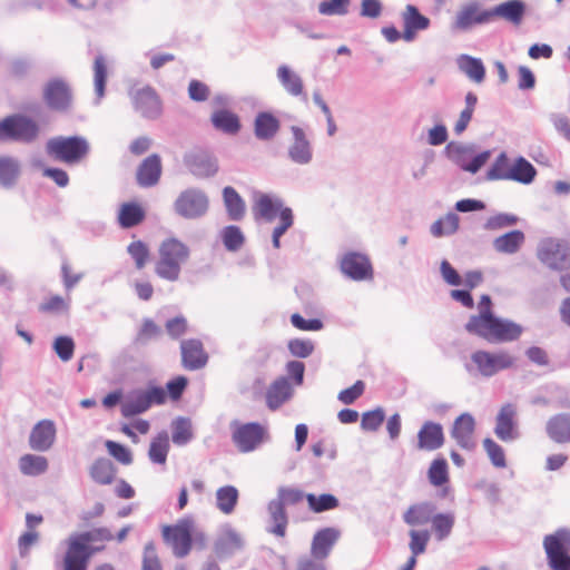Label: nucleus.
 <instances>
[{
  "mask_svg": "<svg viewBox=\"0 0 570 570\" xmlns=\"http://www.w3.org/2000/svg\"><path fill=\"white\" fill-rule=\"evenodd\" d=\"M491 20L500 17L513 24H520L525 13V4L522 0H508L492 9H489Z\"/></svg>",
  "mask_w": 570,
  "mask_h": 570,
  "instance_id": "nucleus-32",
  "label": "nucleus"
},
{
  "mask_svg": "<svg viewBox=\"0 0 570 570\" xmlns=\"http://www.w3.org/2000/svg\"><path fill=\"white\" fill-rule=\"evenodd\" d=\"M20 175V164L8 156L0 157V185L10 188L16 185Z\"/></svg>",
  "mask_w": 570,
  "mask_h": 570,
  "instance_id": "nucleus-44",
  "label": "nucleus"
},
{
  "mask_svg": "<svg viewBox=\"0 0 570 570\" xmlns=\"http://www.w3.org/2000/svg\"><path fill=\"white\" fill-rule=\"evenodd\" d=\"M43 100L55 111H67L72 102V91L61 78L49 80L43 87Z\"/></svg>",
  "mask_w": 570,
  "mask_h": 570,
  "instance_id": "nucleus-14",
  "label": "nucleus"
},
{
  "mask_svg": "<svg viewBox=\"0 0 570 570\" xmlns=\"http://www.w3.org/2000/svg\"><path fill=\"white\" fill-rule=\"evenodd\" d=\"M351 0H325L318 3L322 16H345L348 13Z\"/></svg>",
  "mask_w": 570,
  "mask_h": 570,
  "instance_id": "nucleus-55",
  "label": "nucleus"
},
{
  "mask_svg": "<svg viewBox=\"0 0 570 570\" xmlns=\"http://www.w3.org/2000/svg\"><path fill=\"white\" fill-rule=\"evenodd\" d=\"M244 540L230 524H224L214 543V551L219 559H225L240 551Z\"/></svg>",
  "mask_w": 570,
  "mask_h": 570,
  "instance_id": "nucleus-18",
  "label": "nucleus"
},
{
  "mask_svg": "<svg viewBox=\"0 0 570 570\" xmlns=\"http://www.w3.org/2000/svg\"><path fill=\"white\" fill-rule=\"evenodd\" d=\"M145 210L136 203H125L118 213V223L122 228H131L145 219Z\"/></svg>",
  "mask_w": 570,
  "mask_h": 570,
  "instance_id": "nucleus-41",
  "label": "nucleus"
},
{
  "mask_svg": "<svg viewBox=\"0 0 570 570\" xmlns=\"http://www.w3.org/2000/svg\"><path fill=\"white\" fill-rule=\"evenodd\" d=\"M465 330L490 343L512 342L522 334L521 325L494 316L484 311L482 315H473L465 324Z\"/></svg>",
  "mask_w": 570,
  "mask_h": 570,
  "instance_id": "nucleus-1",
  "label": "nucleus"
},
{
  "mask_svg": "<svg viewBox=\"0 0 570 570\" xmlns=\"http://www.w3.org/2000/svg\"><path fill=\"white\" fill-rule=\"evenodd\" d=\"M112 539L114 535L110 530L105 527L71 534L68 539V550L63 559V570H86L95 551L89 547V543Z\"/></svg>",
  "mask_w": 570,
  "mask_h": 570,
  "instance_id": "nucleus-2",
  "label": "nucleus"
},
{
  "mask_svg": "<svg viewBox=\"0 0 570 570\" xmlns=\"http://www.w3.org/2000/svg\"><path fill=\"white\" fill-rule=\"evenodd\" d=\"M460 218L455 213H448L443 218L431 225V234L434 237H442L454 234L459 228Z\"/></svg>",
  "mask_w": 570,
  "mask_h": 570,
  "instance_id": "nucleus-52",
  "label": "nucleus"
},
{
  "mask_svg": "<svg viewBox=\"0 0 570 570\" xmlns=\"http://www.w3.org/2000/svg\"><path fill=\"white\" fill-rule=\"evenodd\" d=\"M306 494L296 488L279 487L277 490V501H281L285 507L286 504H296L301 502Z\"/></svg>",
  "mask_w": 570,
  "mask_h": 570,
  "instance_id": "nucleus-63",
  "label": "nucleus"
},
{
  "mask_svg": "<svg viewBox=\"0 0 570 570\" xmlns=\"http://www.w3.org/2000/svg\"><path fill=\"white\" fill-rule=\"evenodd\" d=\"M444 444V432L440 423L426 421L417 433V449L434 451Z\"/></svg>",
  "mask_w": 570,
  "mask_h": 570,
  "instance_id": "nucleus-26",
  "label": "nucleus"
},
{
  "mask_svg": "<svg viewBox=\"0 0 570 570\" xmlns=\"http://www.w3.org/2000/svg\"><path fill=\"white\" fill-rule=\"evenodd\" d=\"M194 521L190 518L179 520L175 525H167L163 530L164 539L170 543L177 558L186 557L191 549Z\"/></svg>",
  "mask_w": 570,
  "mask_h": 570,
  "instance_id": "nucleus-11",
  "label": "nucleus"
},
{
  "mask_svg": "<svg viewBox=\"0 0 570 570\" xmlns=\"http://www.w3.org/2000/svg\"><path fill=\"white\" fill-rule=\"evenodd\" d=\"M293 395V387L287 377L276 379L266 392V403L271 410H277Z\"/></svg>",
  "mask_w": 570,
  "mask_h": 570,
  "instance_id": "nucleus-31",
  "label": "nucleus"
},
{
  "mask_svg": "<svg viewBox=\"0 0 570 570\" xmlns=\"http://www.w3.org/2000/svg\"><path fill=\"white\" fill-rule=\"evenodd\" d=\"M445 153L450 160H452L461 169L465 170L468 163L476 153V145L451 141L448 144Z\"/></svg>",
  "mask_w": 570,
  "mask_h": 570,
  "instance_id": "nucleus-39",
  "label": "nucleus"
},
{
  "mask_svg": "<svg viewBox=\"0 0 570 570\" xmlns=\"http://www.w3.org/2000/svg\"><path fill=\"white\" fill-rule=\"evenodd\" d=\"M220 237L224 246L229 252H237L245 242L243 232L235 225L224 227L220 232Z\"/></svg>",
  "mask_w": 570,
  "mask_h": 570,
  "instance_id": "nucleus-53",
  "label": "nucleus"
},
{
  "mask_svg": "<svg viewBox=\"0 0 570 570\" xmlns=\"http://www.w3.org/2000/svg\"><path fill=\"white\" fill-rule=\"evenodd\" d=\"M159 259L155 273L163 279L176 282L179 279L181 266L189 258V248L177 238H167L159 246Z\"/></svg>",
  "mask_w": 570,
  "mask_h": 570,
  "instance_id": "nucleus-3",
  "label": "nucleus"
},
{
  "mask_svg": "<svg viewBox=\"0 0 570 570\" xmlns=\"http://www.w3.org/2000/svg\"><path fill=\"white\" fill-rule=\"evenodd\" d=\"M128 95L134 110L139 114L140 117L149 120H155L160 117L163 112V104L158 94L153 87H132L130 88Z\"/></svg>",
  "mask_w": 570,
  "mask_h": 570,
  "instance_id": "nucleus-10",
  "label": "nucleus"
},
{
  "mask_svg": "<svg viewBox=\"0 0 570 570\" xmlns=\"http://www.w3.org/2000/svg\"><path fill=\"white\" fill-rule=\"evenodd\" d=\"M209 207L208 196L198 188L183 190L174 203V210L185 219H197L203 217Z\"/></svg>",
  "mask_w": 570,
  "mask_h": 570,
  "instance_id": "nucleus-9",
  "label": "nucleus"
},
{
  "mask_svg": "<svg viewBox=\"0 0 570 570\" xmlns=\"http://www.w3.org/2000/svg\"><path fill=\"white\" fill-rule=\"evenodd\" d=\"M271 525L267 527V532L277 537H285L288 523V517L285 507L281 501L273 499L267 505Z\"/></svg>",
  "mask_w": 570,
  "mask_h": 570,
  "instance_id": "nucleus-34",
  "label": "nucleus"
},
{
  "mask_svg": "<svg viewBox=\"0 0 570 570\" xmlns=\"http://www.w3.org/2000/svg\"><path fill=\"white\" fill-rule=\"evenodd\" d=\"M509 159L505 153H501L487 173L489 180H507L509 175Z\"/></svg>",
  "mask_w": 570,
  "mask_h": 570,
  "instance_id": "nucleus-57",
  "label": "nucleus"
},
{
  "mask_svg": "<svg viewBox=\"0 0 570 570\" xmlns=\"http://www.w3.org/2000/svg\"><path fill=\"white\" fill-rule=\"evenodd\" d=\"M276 77L283 89L292 97H302L306 101L302 77L287 65L278 66Z\"/></svg>",
  "mask_w": 570,
  "mask_h": 570,
  "instance_id": "nucleus-28",
  "label": "nucleus"
},
{
  "mask_svg": "<svg viewBox=\"0 0 570 570\" xmlns=\"http://www.w3.org/2000/svg\"><path fill=\"white\" fill-rule=\"evenodd\" d=\"M537 175L534 166L523 157L515 159L509 169L507 180H514L521 184H530Z\"/></svg>",
  "mask_w": 570,
  "mask_h": 570,
  "instance_id": "nucleus-42",
  "label": "nucleus"
},
{
  "mask_svg": "<svg viewBox=\"0 0 570 570\" xmlns=\"http://www.w3.org/2000/svg\"><path fill=\"white\" fill-rule=\"evenodd\" d=\"M233 441L240 452H250L263 440V428L258 423L233 424Z\"/></svg>",
  "mask_w": 570,
  "mask_h": 570,
  "instance_id": "nucleus-19",
  "label": "nucleus"
},
{
  "mask_svg": "<svg viewBox=\"0 0 570 570\" xmlns=\"http://www.w3.org/2000/svg\"><path fill=\"white\" fill-rule=\"evenodd\" d=\"M292 139L287 147L288 159L299 166H307L313 161L314 149L306 131L298 127H291Z\"/></svg>",
  "mask_w": 570,
  "mask_h": 570,
  "instance_id": "nucleus-13",
  "label": "nucleus"
},
{
  "mask_svg": "<svg viewBox=\"0 0 570 570\" xmlns=\"http://www.w3.org/2000/svg\"><path fill=\"white\" fill-rule=\"evenodd\" d=\"M107 63L104 56L99 55L94 61V85L97 96L96 104H99L105 96V86L107 80Z\"/></svg>",
  "mask_w": 570,
  "mask_h": 570,
  "instance_id": "nucleus-50",
  "label": "nucleus"
},
{
  "mask_svg": "<svg viewBox=\"0 0 570 570\" xmlns=\"http://www.w3.org/2000/svg\"><path fill=\"white\" fill-rule=\"evenodd\" d=\"M284 208L285 207H283V202L279 197L263 193H257L254 197L253 214L256 219L263 218L271 223Z\"/></svg>",
  "mask_w": 570,
  "mask_h": 570,
  "instance_id": "nucleus-25",
  "label": "nucleus"
},
{
  "mask_svg": "<svg viewBox=\"0 0 570 570\" xmlns=\"http://www.w3.org/2000/svg\"><path fill=\"white\" fill-rule=\"evenodd\" d=\"M89 151L90 145L82 136H57L46 144V153L52 159L68 165L80 163Z\"/></svg>",
  "mask_w": 570,
  "mask_h": 570,
  "instance_id": "nucleus-4",
  "label": "nucleus"
},
{
  "mask_svg": "<svg viewBox=\"0 0 570 570\" xmlns=\"http://www.w3.org/2000/svg\"><path fill=\"white\" fill-rule=\"evenodd\" d=\"M515 358L507 351L491 353L479 350L471 354L470 362L464 367L471 375L492 377L503 370L514 365Z\"/></svg>",
  "mask_w": 570,
  "mask_h": 570,
  "instance_id": "nucleus-5",
  "label": "nucleus"
},
{
  "mask_svg": "<svg viewBox=\"0 0 570 570\" xmlns=\"http://www.w3.org/2000/svg\"><path fill=\"white\" fill-rule=\"evenodd\" d=\"M306 501L308 503V508L315 513L336 509L340 504L338 499L330 493H323L321 495L307 493Z\"/></svg>",
  "mask_w": 570,
  "mask_h": 570,
  "instance_id": "nucleus-51",
  "label": "nucleus"
},
{
  "mask_svg": "<svg viewBox=\"0 0 570 570\" xmlns=\"http://www.w3.org/2000/svg\"><path fill=\"white\" fill-rule=\"evenodd\" d=\"M491 21L489 10H482L478 2L462 7L455 17L453 27L458 30H468L473 24H483Z\"/></svg>",
  "mask_w": 570,
  "mask_h": 570,
  "instance_id": "nucleus-23",
  "label": "nucleus"
},
{
  "mask_svg": "<svg viewBox=\"0 0 570 570\" xmlns=\"http://www.w3.org/2000/svg\"><path fill=\"white\" fill-rule=\"evenodd\" d=\"M435 505L431 502L412 504L403 514V521L411 525H424L431 522L435 514Z\"/></svg>",
  "mask_w": 570,
  "mask_h": 570,
  "instance_id": "nucleus-37",
  "label": "nucleus"
},
{
  "mask_svg": "<svg viewBox=\"0 0 570 570\" xmlns=\"http://www.w3.org/2000/svg\"><path fill=\"white\" fill-rule=\"evenodd\" d=\"M403 33L402 38L411 42L415 39L417 31L426 30L430 27V19L423 16L413 4H407L402 12Z\"/></svg>",
  "mask_w": 570,
  "mask_h": 570,
  "instance_id": "nucleus-22",
  "label": "nucleus"
},
{
  "mask_svg": "<svg viewBox=\"0 0 570 570\" xmlns=\"http://www.w3.org/2000/svg\"><path fill=\"white\" fill-rule=\"evenodd\" d=\"M171 440L174 444L184 446L189 443L193 438L191 422L187 417L179 416L171 422Z\"/></svg>",
  "mask_w": 570,
  "mask_h": 570,
  "instance_id": "nucleus-46",
  "label": "nucleus"
},
{
  "mask_svg": "<svg viewBox=\"0 0 570 570\" xmlns=\"http://www.w3.org/2000/svg\"><path fill=\"white\" fill-rule=\"evenodd\" d=\"M52 347L62 362H68L73 356L75 342L70 336H58L55 340Z\"/></svg>",
  "mask_w": 570,
  "mask_h": 570,
  "instance_id": "nucleus-60",
  "label": "nucleus"
},
{
  "mask_svg": "<svg viewBox=\"0 0 570 570\" xmlns=\"http://www.w3.org/2000/svg\"><path fill=\"white\" fill-rule=\"evenodd\" d=\"M184 161L188 170L198 178L212 177L218 170L216 158L207 151H191L185 156Z\"/></svg>",
  "mask_w": 570,
  "mask_h": 570,
  "instance_id": "nucleus-20",
  "label": "nucleus"
},
{
  "mask_svg": "<svg viewBox=\"0 0 570 570\" xmlns=\"http://www.w3.org/2000/svg\"><path fill=\"white\" fill-rule=\"evenodd\" d=\"M546 433L556 443H570V413L552 415L546 423Z\"/></svg>",
  "mask_w": 570,
  "mask_h": 570,
  "instance_id": "nucleus-30",
  "label": "nucleus"
},
{
  "mask_svg": "<svg viewBox=\"0 0 570 570\" xmlns=\"http://www.w3.org/2000/svg\"><path fill=\"white\" fill-rule=\"evenodd\" d=\"M56 425L50 420L38 422L31 430L29 436V445L32 450L45 452L48 451L56 440Z\"/></svg>",
  "mask_w": 570,
  "mask_h": 570,
  "instance_id": "nucleus-24",
  "label": "nucleus"
},
{
  "mask_svg": "<svg viewBox=\"0 0 570 570\" xmlns=\"http://www.w3.org/2000/svg\"><path fill=\"white\" fill-rule=\"evenodd\" d=\"M39 125L31 118L16 114L0 120V141L32 142L39 136Z\"/></svg>",
  "mask_w": 570,
  "mask_h": 570,
  "instance_id": "nucleus-7",
  "label": "nucleus"
},
{
  "mask_svg": "<svg viewBox=\"0 0 570 570\" xmlns=\"http://www.w3.org/2000/svg\"><path fill=\"white\" fill-rule=\"evenodd\" d=\"M474 432L475 420L472 414L465 412L454 420L450 435L461 449L473 451L476 446Z\"/></svg>",
  "mask_w": 570,
  "mask_h": 570,
  "instance_id": "nucleus-16",
  "label": "nucleus"
},
{
  "mask_svg": "<svg viewBox=\"0 0 570 570\" xmlns=\"http://www.w3.org/2000/svg\"><path fill=\"white\" fill-rule=\"evenodd\" d=\"M223 199L229 219L240 220L245 215V202L235 188L227 186L223 189Z\"/></svg>",
  "mask_w": 570,
  "mask_h": 570,
  "instance_id": "nucleus-40",
  "label": "nucleus"
},
{
  "mask_svg": "<svg viewBox=\"0 0 570 570\" xmlns=\"http://www.w3.org/2000/svg\"><path fill=\"white\" fill-rule=\"evenodd\" d=\"M169 438L166 431L160 432L149 445L148 456L153 463L165 464L169 452Z\"/></svg>",
  "mask_w": 570,
  "mask_h": 570,
  "instance_id": "nucleus-47",
  "label": "nucleus"
},
{
  "mask_svg": "<svg viewBox=\"0 0 570 570\" xmlns=\"http://www.w3.org/2000/svg\"><path fill=\"white\" fill-rule=\"evenodd\" d=\"M548 564L552 570H570V530L559 529L543 539Z\"/></svg>",
  "mask_w": 570,
  "mask_h": 570,
  "instance_id": "nucleus-8",
  "label": "nucleus"
},
{
  "mask_svg": "<svg viewBox=\"0 0 570 570\" xmlns=\"http://www.w3.org/2000/svg\"><path fill=\"white\" fill-rule=\"evenodd\" d=\"M181 362L185 368L196 371L203 368L208 361L203 343L198 340H184L180 343Z\"/></svg>",
  "mask_w": 570,
  "mask_h": 570,
  "instance_id": "nucleus-21",
  "label": "nucleus"
},
{
  "mask_svg": "<svg viewBox=\"0 0 570 570\" xmlns=\"http://www.w3.org/2000/svg\"><path fill=\"white\" fill-rule=\"evenodd\" d=\"M455 523V517L452 512L435 513L431 520L432 529L438 541L448 539Z\"/></svg>",
  "mask_w": 570,
  "mask_h": 570,
  "instance_id": "nucleus-49",
  "label": "nucleus"
},
{
  "mask_svg": "<svg viewBox=\"0 0 570 570\" xmlns=\"http://www.w3.org/2000/svg\"><path fill=\"white\" fill-rule=\"evenodd\" d=\"M341 272L353 281H365L373 277V268L368 257L361 253H346L340 262Z\"/></svg>",
  "mask_w": 570,
  "mask_h": 570,
  "instance_id": "nucleus-15",
  "label": "nucleus"
},
{
  "mask_svg": "<svg viewBox=\"0 0 570 570\" xmlns=\"http://www.w3.org/2000/svg\"><path fill=\"white\" fill-rule=\"evenodd\" d=\"M210 122L216 130L230 136L237 135L242 127L239 117L228 109H215Z\"/></svg>",
  "mask_w": 570,
  "mask_h": 570,
  "instance_id": "nucleus-33",
  "label": "nucleus"
},
{
  "mask_svg": "<svg viewBox=\"0 0 570 570\" xmlns=\"http://www.w3.org/2000/svg\"><path fill=\"white\" fill-rule=\"evenodd\" d=\"M385 419V413L383 409L377 407L373 411H368L363 413L362 421H361V428L364 431H376L381 424L383 423Z\"/></svg>",
  "mask_w": 570,
  "mask_h": 570,
  "instance_id": "nucleus-62",
  "label": "nucleus"
},
{
  "mask_svg": "<svg viewBox=\"0 0 570 570\" xmlns=\"http://www.w3.org/2000/svg\"><path fill=\"white\" fill-rule=\"evenodd\" d=\"M519 217L510 213H499L489 217L484 224V228L488 230H498L507 227L517 225Z\"/></svg>",
  "mask_w": 570,
  "mask_h": 570,
  "instance_id": "nucleus-58",
  "label": "nucleus"
},
{
  "mask_svg": "<svg viewBox=\"0 0 570 570\" xmlns=\"http://www.w3.org/2000/svg\"><path fill=\"white\" fill-rule=\"evenodd\" d=\"M141 570H163L153 542H148L144 548Z\"/></svg>",
  "mask_w": 570,
  "mask_h": 570,
  "instance_id": "nucleus-64",
  "label": "nucleus"
},
{
  "mask_svg": "<svg viewBox=\"0 0 570 570\" xmlns=\"http://www.w3.org/2000/svg\"><path fill=\"white\" fill-rule=\"evenodd\" d=\"M410 535V543L409 548L411 550V553L413 557H417L419 554H422L426 550L428 542L431 538V534L428 530H411L409 532Z\"/></svg>",
  "mask_w": 570,
  "mask_h": 570,
  "instance_id": "nucleus-59",
  "label": "nucleus"
},
{
  "mask_svg": "<svg viewBox=\"0 0 570 570\" xmlns=\"http://www.w3.org/2000/svg\"><path fill=\"white\" fill-rule=\"evenodd\" d=\"M238 490L234 485H225L216 491L217 509L224 514H230L238 502Z\"/></svg>",
  "mask_w": 570,
  "mask_h": 570,
  "instance_id": "nucleus-45",
  "label": "nucleus"
},
{
  "mask_svg": "<svg viewBox=\"0 0 570 570\" xmlns=\"http://www.w3.org/2000/svg\"><path fill=\"white\" fill-rule=\"evenodd\" d=\"M167 399L166 392L160 386L148 389H136L130 391L121 402L120 411L122 416L132 417L145 413L153 405L164 404Z\"/></svg>",
  "mask_w": 570,
  "mask_h": 570,
  "instance_id": "nucleus-6",
  "label": "nucleus"
},
{
  "mask_svg": "<svg viewBox=\"0 0 570 570\" xmlns=\"http://www.w3.org/2000/svg\"><path fill=\"white\" fill-rule=\"evenodd\" d=\"M89 474L99 484H110L115 479L116 469L109 459L99 458L91 464Z\"/></svg>",
  "mask_w": 570,
  "mask_h": 570,
  "instance_id": "nucleus-43",
  "label": "nucleus"
},
{
  "mask_svg": "<svg viewBox=\"0 0 570 570\" xmlns=\"http://www.w3.org/2000/svg\"><path fill=\"white\" fill-rule=\"evenodd\" d=\"M429 480L434 487H441L449 481L448 463L443 458L435 459L429 469Z\"/></svg>",
  "mask_w": 570,
  "mask_h": 570,
  "instance_id": "nucleus-54",
  "label": "nucleus"
},
{
  "mask_svg": "<svg viewBox=\"0 0 570 570\" xmlns=\"http://www.w3.org/2000/svg\"><path fill=\"white\" fill-rule=\"evenodd\" d=\"M19 469L24 475H40L48 469V461L45 456L24 454L19 460Z\"/></svg>",
  "mask_w": 570,
  "mask_h": 570,
  "instance_id": "nucleus-48",
  "label": "nucleus"
},
{
  "mask_svg": "<svg viewBox=\"0 0 570 570\" xmlns=\"http://www.w3.org/2000/svg\"><path fill=\"white\" fill-rule=\"evenodd\" d=\"M459 70L471 81L482 83L485 79V67L480 58L469 55H460L456 58Z\"/></svg>",
  "mask_w": 570,
  "mask_h": 570,
  "instance_id": "nucleus-38",
  "label": "nucleus"
},
{
  "mask_svg": "<svg viewBox=\"0 0 570 570\" xmlns=\"http://www.w3.org/2000/svg\"><path fill=\"white\" fill-rule=\"evenodd\" d=\"M281 128L279 120L268 111L258 112L254 120V134L259 140L273 139Z\"/></svg>",
  "mask_w": 570,
  "mask_h": 570,
  "instance_id": "nucleus-35",
  "label": "nucleus"
},
{
  "mask_svg": "<svg viewBox=\"0 0 570 570\" xmlns=\"http://www.w3.org/2000/svg\"><path fill=\"white\" fill-rule=\"evenodd\" d=\"M161 175V160L157 154L145 158L137 169V183L141 187H151L158 184Z\"/></svg>",
  "mask_w": 570,
  "mask_h": 570,
  "instance_id": "nucleus-29",
  "label": "nucleus"
},
{
  "mask_svg": "<svg viewBox=\"0 0 570 570\" xmlns=\"http://www.w3.org/2000/svg\"><path fill=\"white\" fill-rule=\"evenodd\" d=\"M570 249L564 242L548 238L538 247V258L551 269L560 271L568 264Z\"/></svg>",
  "mask_w": 570,
  "mask_h": 570,
  "instance_id": "nucleus-12",
  "label": "nucleus"
},
{
  "mask_svg": "<svg viewBox=\"0 0 570 570\" xmlns=\"http://www.w3.org/2000/svg\"><path fill=\"white\" fill-rule=\"evenodd\" d=\"M127 252L135 261V265L138 269H141L146 266L150 256V252L148 246L144 242H131L127 247Z\"/></svg>",
  "mask_w": 570,
  "mask_h": 570,
  "instance_id": "nucleus-56",
  "label": "nucleus"
},
{
  "mask_svg": "<svg viewBox=\"0 0 570 570\" xmlns=\"http://www.w3.org/2000/svg\"><path fill=\"white\" fill-rule=\"evenodd\" d=\"M524 242V233L522 230L514 229L495 237L492 242V246L497 253L513 255L521 249Z\"/></svg>",
  "mask_w": 570,
  "mask_h": 570,
  "instance_id": "nucleus-36",
  "label": "nucleus"
},
{
  "mask_svg": "<svg viewBox=\"0 0 570 570\" xmlns=\"http://www.w3.org/2000/svg\"><path fill=\"white\" fill-rule=\"evenodd\" d=\"M483 446L494 466L505 468V455L501 445L495 443L492 439L487 438L483 441Z\"/></svg>",
  "mask_w": 570,
  "mask_h": 570,
  "instance_id": "nucleus-61",
  "label": "nucleus"
},
{
  "mask_svg": "<svg viewBox=\"0 0 570 570\" xmlns=\"http://www.w3.org/2000/svg\"><path fill=\"white\" fill-rule=\"evenodd\" d=\"M340 534L341 532L335 528H324L317 531L313 537L311 547L313 558L325 559L338 540Z\"/></svg>",
  "mask_w": 570,
  "mask_h": 570,
  "instance_id": "nucleus-27",
  "label": "nucleus"
},
{
  "mask_svg": "<svg viewBox=\"0 0 570 570\" xmlns=\"http://www.w3.org/2000/svg\"><path fill=\"white\" fill-rule=\"evenodd\" d=\"M517 406L512 403H507L501 406L495 417V435L503 442H510L519 438L518 423H517Z\"/></svg>",
  "mask_w": 570,
  "mask_h": 570,
  "instance_id": "nucleus-17",
  "label": "nucleus"
}]
</instances>
